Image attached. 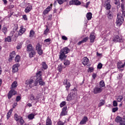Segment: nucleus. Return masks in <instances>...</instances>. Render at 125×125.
<instances>
[{
    "instance_id": "1",
    "label": "nucleus",
    "mask_w": 125,
    "mask_h": 125,
    "mask_svg": "<svg viewBox=\"0 0 125 125\" xmlns=\"http://www.w3.org/2000/svg\"><path fill=\"white\" fill-rule=\"evenodd\" d=\"M70 51V48H68L67 47H65L62 49L60 52V55H59V59L60 60L62 61V60H64L67 58V55H66V54H68Z\"/></svg>"
},
{
    "instance_id": "2",
    "label": "nucleus",
    "mask_w": 125,
    "mask_h": 125,
    "mask_svg": "<svg viewBox=\"0 0 125 125\" xmlns=\"http://www.w3.org/2000/svg\"><path fill=\"white\" fill-rule=\"evenodd\" d=\"M16 86H17V82L16 81H14L11 85L12 89L8 94V99H10V98H11L13 95H15V94L17 93V92L13 89L15 88Z\"/></svg>"
},
{
    "instance_id": "3",
    "label": "nucleus",
    "mask_w": 125,
    "mask_h": 125,
    "mask_svg": "<svg viewBox=\"0 0 125 125\" xmlns=\"http://www.w3.org/2000/svg\"><path fill=\"white\" fill-rule=\"evenodd\" d=\"M42 71H39L37 74L36 82L39 83L40 85H44L45 83L42 81Z\"/></svg>"
},
{
    "instance_id": "4",
    "label": "nucleus",
    "mask_w": 125,
    "mask_h": 125,
    "mask_svg": "<svg viewBox=\"0 0 125 125\" xmlns=\"http://www.w3.org/2000/svg\"><path fill=\"white\" fill-rule=\"evenodd\" d=\"M102 4L106 10H110L112 7V6H111V0H103Z\"/></svg>"
},
{
    "instance_id": "5",
    "label": "nucleus",
    "mask_w": 125,
    "mask_h": 125,
    "mask_svg": "<svg viewBox=\"0 0 125 125\" xmlns=\"http://www.w3.org/2000/svg\"><path fill=\"white\" fill-rule=\"evenodd\" d=\"M124 22V17L121 15V13L117 14V19L116 20V25L118 27H120Z\"/></svg>"
},
{
    "instance_id": "6",
    "label": "nucleus",
    "mask_w": 125,
    "mask_h": 125,
    "mask_svg": "<svg viewBox=\"0 0 125 125\" xmlns=\"http://www.w3.org/2000/svg\"><path fill=\"white\" fill-rule=\"evenodd\" d=\"M72 92L69 94L67 97V101H71V100H75L77 98V93L75 92L74 90H72Z\"/></svg>"
},
{
    "instance_id": "7",
    "label": "nucleus",
    "mask_w": 125,
    "mask_h": 125,
    "mask_svg": "<svg viewBox=\"0 0 125 125\" xmlns=\"http://www.w3.org/2000/svg\"><path fill=\"white\" fill-rule=\"evenodd\" d=\"M26 83L28 85H29V87H33L38 85V82H36V80L34 82V80L32 79L27 81Z\"/></svg>"
},
{
    "instance_id": "8",
    "label": "nucleus",
    "mask_w": 125,
    "mask_h": 125,
    "mask_svg": "<svg viewBox=\"0 0 125 125\" xmlns=\"http://www.w3.org/2000/svg\"><path fill=\"white\" fill-rule=\"evenodd\" d=\"M14 118H15V120L17 121V122H20V123L21 124V125H24V123H25V122H24V120H23V118H22V117L21 116H19L17 114L15 113L14 115Z\"/></svg>"
},
{
    "instance_id": "9",
    "label": "nucleus",
    "mask_w": 125,
    "mask_h": 125,
    "mask_svg": "<svg viewBox=\"0 0 125 125\" xmlns=\"http://www.w3.org/2000/svg\"><path fill=\"white\" fill-rule=\"evenodd\" d=\"M36 50H37L39 55H42V45H40L39 43L37 44L36 46Z\"/></svg>"
},
{
    "instance_id": "10",
    "label": "nucleus",
    "mask_w": 125,
    "mask_h": 125,
    "mask_svg": "<svg viewBox=\"0 0 125 125\" xmlns=\"http://www.w3.org/2000/svg\"><path fill=\"white\" fill-rule=\"evenodd\" d=\"M69 4L70 5H81V4H82V2L79 1V0H72L69 2Z\"/></svg>"
},
{
    "instance_id": "11",
    "label": "nucleus",
    "mask_w": 125,
    "mask_h": 125,
    "mask_svg": "<svg viewBox=\"0 0 125 125\" xmlns=\"http://www.w3.org/2000/svg\"><path fill=\"white\" fill-rule=\"evenodd\" d=\"M113 42H123V39H122V37H120L119 36L117 35L115 36H114L113 38Z\"/></svg>"
},
{
    "instance_id": "12",
    "label": "nucleus",
    "mask_w": 125,
    "mask_h": 125,
    "mask_svg": "<svg viewBox=\"0 0 125 125\" xmlns=\"http://www.w3.org/2000/svg\"><path fill=\"white\" fill-rule=\"evenodd\" d=\"M20 65H19V64L17 63L14 64L13 66V73H16L17 72H18V67L20 66Z\"/></svg>"
},
{
    "instance_id": "13",
    "label": "nucleus",
    "mask_w": 125,
    "mask_h": 125,
    "mask_svg": "<svg viewBox=\"0 0 125 125\" xmlns=\"http://www.w3.org/2000/svg\"><path fill=\"white\" fill-rule=\"evenodd\" d=\"M102 88L100 87H95L94 89V94H97V93H100L101 92H102Z\"/></svg>"
},
{
    "instance_id": "14",
    "label": "nucleus",
    "mask_w": 125,
    "mask_h": 125,
    "mask_svg": "<svg viewBox=\"0 0 125 125\" xmlns=\"http://www.w3.org/2000/svg\"><path fill=\"white\" fill-rule=\"evenodd\" d=\"M63 83V84H64V85H66L65 87L66 89H68V88H69V87L71 86V84L70 83H68V80L67 79H64Z\"/></svg>"
},
{
    "instance_id": "15",
    "label": "nucleus",
    "mask_w": 125,
    "mask_h": 125,
    "mask_svg": "<svg viewBox=\"0 0 125 125\" xmlns=\"http://www.w3.org/2000/svg\"><path fill=\"white\" fill-rule=\"evenodd\" d=\"M82 63L83 65H87L89 63V60L86 57H84L82 60Z\"/></svg>"
},
{
    "instance_id": "16",
    "label": "nucleus",
    "mask_w": 125,
    "mask_h": 125,
    "mask_svg": "<svg viewBox=\"0 0 125 125\" xmlns=\"http://www.w3.org/2000/svg\"><path fill=\"white\" fill-rule=\"evenodd\" d=\"M121 8L122 9L123 16H125V11H124L125 10V3H121Z\"/></svg>"
},
{
    "instance_id": "17",
    "label": "nucleus",
    "mask_w": 125,
    "mask_h": 125,
    "mask_svg": "<svg viewBox=\"0 0 125 125\" xmlns=\"http://www.w3.org/2000/svg\"><path fill=\"white\" fill-rule=\"evenodd\" d=\"M26 50L27 51H29V52H31V51H34V47H33V46L32 45V44H28L27 47H26Z\"/></svg>"
},
{
    "instance_id": "18",
    "label": "nucleus",
    "mask_w": 125,
    "mask_h": 125,
    "mask_svg": "<svg viewBox=\"0 0 125 125\" xmlns=\"http://www.w3.org/2000/svg\"><path fill=\"white\" fill-rule=\"evenodd\" d=\"M95 39V36H94V32H92L90 35V40L91 42H93Z\"/></svg>"
},
{
    "instance_id": "19",
    "label": "nucleus",
    "mask_w": 125,
    "mask_h": 125,
    "mask_svg": "<svg viewBox=\"0 0 125 125\" xmlns=\"http://www.w3.org/2000/svg\"><path fill=\"white\" fill-rule=\"evenodd\" d=\"M107 18L109 19V20H111V19H113V17H114V15L113 14V13L112 12H109L107 14Z\"/></svg>"
},
{
    "instance_id": "20",
    "label": "nucleus",
    "mask_w": 125,
    "mask_h": 125,
    "mask_svg": "<svg viewBox=\"0 0 125 125\" xmlns=\"http://www.w3.org/2000/svg\"><path fill=\"white\" fill-rule=\"evenodd\" d=\"M87 122V117H84L83 118L80 122L81 125H84Z\"/></svg>"
},
{
    "instance_id": "21",
    "label": "nucleus",
    "mask_w": 125,
    "mask_h": 125,
    "mask_svg": "<svg viewBox=\"0 0 125 125\" xmlns=\"http://www.w3.org/2000/svg\"><path fill=\"white\" fill-rule=\"evenodd\" d=\"M25 31H26V29L21 27V29L20 30V31L19 32V35L21 36V35H23V34L25 33Z\"/></svg>"
},
{
    "instance_id": "22",
    "label": "nucleus",
    "mask_w": 125,
    "mask_h": 125,
    "mask_svg": "<svg viewBox=\"0 0 125 125\" xmlns=\"http://www.w3.org/2000/svg\"><path fill=\"white\" fill-rule=\"evenodd\" d=\"M31 10H32V5H29L25 8V12H26V13H28Z\"/></svg>"
},
{
    "instance_id": "23",
    "label": "nucleus",
    "mask_w": 125,
    "mask_h": 125,
    "mask_svg": "<svg viewBox=\"0 0 125 125\" xmlns=\"http://www.w3.org/2000/svg\"><path fill=\"white\" fill-rule=\"evenodd\" d=\"M123 121V118L120 116H117L116 118L115 119V122L116 123H120L121 124V122Z\"/></svg>"
},
{
    "instance_id": "24",
    "label": "nucleus",
    "mask_w": 125,
    "mask_h": 125,
    "mask_svg": "<svg viewBox=\"0 0 125 125\" xmlns=\"http://www.w3.org/2000/svg\"><path fill=\"white\" fill-rule=\"evenodd\" d=\"M46 125H52V122H51V120L48 117L46 121Z\"/></svg>"
},
{
    "instance_id": "25",
    "label": "nucleus",
    "mask_w": 125,
    "mask_h": 125,
    "mask_svg": "<svg viewBox=\"0 0 125 125\" xmlns=\"http://www.w3.org/2000/svg\"><path fill=\"white\" fill-rule=\"evenodd\" d=\"M50 8L51 7L50 6H48L47 8H46L44 11H43V14H47L49 11H50Z\"/></svg>"
},
{
    "instance_id": "26",
    "label": "nucleus",
    "mask_w": 125,
    "mask_h": 125,
    "mask_svg": "<svg viewBox=\"0 0 125 125\" xmlns=\"http://www.w3.org/2000/svg\"><path fill=\"white\" fill-rule=\"evenodd\" d=\"M123 64V62H118L117 63V68L118 69H122V68H124V67H125L124 66V64Z\"/></svg>"
},
{
    "instance_id": "27",
    "label": "nucleus",
    "mask_w": 125,
    "mask_h": 125,
    "mask_svg": "<svg viewBox=\"0 0 125 125\" xmlns=\"http://www.w3.org/2000/svg\"><path fill=\"white\" fill-rule=\"evenodd\" d=\"M92 17V14L91 13H88L86 15V18L88 20H90Z\"/></svg>"
},
{
    "instance_id": "28",
    "label": "nucleus",
    "mask_w": 125,
    "mask_h": 125,
    "mask_svg": "<svg viewBox=\"0 0 125 125\" xmlns=\"http://www.w3.org/2000/svg\"><path fill=\"white\" fill-rule=\"evenodd\" d=\"M42 69H44V70H46V69L47 68V65L46 64L45 62H42Z\"/></svg>"
},
{
    "instance_id": "29",
    "label": "nucleus",
    "mask_w": 125,
    "mask_h": 125,
    "mask_svg": "<svg viewBox=\"0 0 125 125\" xmlns=\"http://www.w3.org/2000/svg\"><path fill=\"white\" fill-rule=\"evenodd\" d=\"M104 104H105V101H104V100H101L98 104V106L101 107V106H103Z\"/></svg>"
},
{
    "instance_id": "30",
    "label": "nucleus",
    "mask_w": 125,
    "mask_h": 125,
    "mask_svg": "<svg viewBox=\"0 0 125 125\" xmlns=\"http://www.w3.org/2000/svg\"><path fill=\"white\" fill-rule=\"evenodd\" d=\"M39 98H40V97H39V96H36L35 97V96H34V95H32L30 97L31 100H37L39 99Z\"/></svg>"
},
{
    "instance_id": "31",
    "label": "nucleus",
    "mask_w": 125,
    "mask_h": 125,
    "mask_svg": "<svg viewBox=\"0 0 125 125\" xmlns=\"http://www.w3.org/2000/svg\"><path fill=\"white\" fill-rule=\"evenodd\" d=\"M27 117H28V119H29V120H33V119L35 118V115H34V114L33 113H31L28 115Z\"/></svg>"
},
{
    "instance_id": "32",
    "label": "nucleus",
    "mask_w": 125,
    "mask_h": 125,
    "mask_svg": "<svg viewBox=\"0 0 125 125\" xmlns=\"http://www.w3.org/2000/svg\"><path fill=\"white\" fill-rule=\"evenodd\" d=\"M35 55H36V52H35V50L31 51V53H29V57H30V58L34 57Z\"/></svg>"
},
{
    "instance_id": "33",
    "label": "nucleus",
    "mask_w": 125,
    "mask_h": 125,
    "mask_svg": "<svg viewBox=\"0 0 125 125\" xmlns=\"http://www.w3.org/2000/svg\"><path fill=\"white\" fill-rule=\"evenodd\" d=\"M15 51H13L10 54V57L11 58V59H12V58H14V57H15Z\"/></svg>"
},
{
    "instance_id": "34",
    "label": "nucleus",
    "mask_w": 125,
    "mask_h": 125,
    "mask_svg": "<svg viewBox=\"0 0 125 125\" xmlns=\"http://www.w3.org/2000/svg\"><path fill=\"white\" fill-rule=\"evenodd\" d=\"M34 35H35V31H34L33 30H31L30 31L29 37L30 38H33V37H34Z\"/></svg>"
},
{
    "instance_id": "35",
    "label": "nucleus",
    "mask_w": 125,
    "mask_h": 125,
    "mask_svg": "<svg viewBox=\"0 0 125 125\" xmlns=\"http://www.w3.org/2000/svg\"><path fill=\"white\" fill-rule=\"evenodd\" d=\"M63 64L64 65H65V66L70 65V61L68 60H64Z\"/></svg>"
},
{
    "instance_id": "36",
    "label": "nucleus",
    "mask_w": 125,
    "mask_h": 125,
    "mask_svg": "<svg viewBox=\"0 0 125 125\" xmlns=\"http://www.w3.org/2000/svg\"><path fill=\"white\" fill-rule=\"evenodd\" d=\"M2 31L3 33H4V35L7 33V28H6L5 26H3L2 28Z\"/></svg>"
},
{
    "instance_id": "37",
    "label": "nucleus",
    "mask_w": 125,
    "mask_h": 125,
    "mask_svg": "<svg viewBox=\"0 0 125 125\" xmlns=\"http://www.w3.org/2000/svg\"><path fill=\"white\" fill-rule=\"evenodd\" d=\"M104 86H105V83L102 80L100 82V87H104Z\"/></svg>"
},
{
    "instance_id": "38",
    "label": "nucleus",
    "mask_w": 125,
    "mask_h": 125,
    "mask_svg": "<svg viewBox=\"0 0 125 125\" xmlns=\"http://www.w3.org/2000/svg\"><path fill=\"white\" fill-rule=\"evenodd\" d=\"M12 113V110L10 109L9 111L7 114V118L9 119L10 118V116L11 115V113Z\"/></svg>"
},
{
    "instance_id": "39",
    "label": "nucleus",
    "mask_w": 125,
    "mask_h": 125,
    "mask_svg": "<svg viewBox=\"0 0 125 125\" xmlns=\"http://www.w3.org/2000/svg\"><path fill=\"white\" fill-rule=\"evenodd\" d=\"M124 98L123 97V96H119L118 98H117V100L118 102H121L122 100H123V99Z\"/></svg>"
},
{
    "instance_id": "40",
    "label": "nucleus",
    "mask_w": 125,
    "mask_h": 125,
    "mask_svg": "<svg viewBox=\"0 0 125 125\" xmlns=\"http://www.w3.org/2000/svg\"><path fill=\"white\" fill-rule=\"evenodd\" d=\"M16 62H19L20 61V56L19 55H17L15 59Z\"/></svg>"
},
{
    "instance_id": "41",
    "label": "nucleus",
    "mask_w": 125,
    "mask_h": 125,
    "mask_svg": "<svg viewBox=\"0 0 125 125\" xmlns=\"http://www.w3.org/2000/svg\"><path fill=\"white\" fill-rule=\"evenodd\" d=\"M5 42H11V38L8 36L7 38L5 39Z\"/></svg>"
},
{
    "instance_id": "42",
    "label": "nucleus",
    "mask_w": 125,
    "mask_h": 125,
    "mask_svg": "<svg viewBox=\"0 0 125 125\" xmlns=\"http://www.w3.org/2000/svg\"><path fill=\"white\" fill-rule=\"evenodd\" d=\"M22 47V43H19L17 46V49H20Z\"/></svg>"
},
{
    "instance_id": "43",
    "label": "nucleus",
    "mask_w": 125,
    "mask_h": 125,
    "mask_svg": "<svg viewBox=\"0 0 125 125\" xmlns=\"http://www.w3.org/2000/svg\"><path fill=\"white\" fill-rule=\"evenodd\" d=\"M65 105H66V102H62L60 106L61 108H62V107H64V106H65Z\"/></svg>"
},
{
    "instance_id": "44",
    "label": "nucleus",
    "mask_w": 125,
    "mask_h": 125,
    "mask_svg": "<svg viewBox=\"0 0 125 125\" xmlns=\"http://www.w3.org/2000/svg\"><path fill=\"white\" fill-rule=\"evenodd\" d=\"M49 31V29H48V27L46 26V28L44 30L43 33L44 35H46V34H47V33H48Z\"/></svg>"
},
{
    "instance_id": "45",
    "label": "nucleus",
    "mask_w": 125,
    "mask_h": 125,
    "mask_svg": "<svg viewBox=\"0 0 125 125\" xmlns=\"http://www.w3.org/2000/svg\"><path fill=\"white\" fill-rule=\"evenodd\" d=\"M88 37H86L84 38H83V40H82V42H83V43L84 42H86V41H88Z\"/></svg>"
},
{
    "instance_id": "46",
    "label": "nucleus",
    "mask_w": 125,
    "mask_h": 125,
    "mask_svg": "<svg viewBox=\"0 0 125 125\" xmlns=\"http://www.w3.org/2000/svg\"><path fill=\"white\" fill-rule=\"evenodd\" d=\"M62 64L59 65L58 67V69L59 71V72H61V71H62Z\"/></svg>"
},
{
    "instance_id": "47",
    "label": "nucleus",
    "mask_w": 125,
    "mask_h": 125,
    "mask_svg": "<svg viewBox=\"0 0 125 125\" xmlns=\"http://www.w3.org/2000/svg\"><path fill=\"white\" fill-rule=\"evenodd\" d=\"M114 107H117L118 106V103L116 101H114L113 102Z\"/></svg>"
},
{
    "instance_id": "48",
    "label": "nucleus",
    "mask_w": 125,
    "mask_h": 125,
    "mask_svg": "<svg viewBox=\"0 0 125 125\" xmlns=\"http://www.w3.org/2000/svg\"><path fill=\"white\" fill-rule=\"evenodd\" d=\"M21 100V97L20 96H18L16 98V101L17 102H18L19 101H20V100Z\"/></svg>"
},
{
    "instance_id": "49",
    "label": "nucleus",
    "mask_w": 125,
    "mask_h": 125,
    "mask_svg": "<svg viewBox=\"0 0 125 125\" xmlns=\"http://www.w3.org/2000/svg\"><path fill=\"white\" fill-rule=\"evenodd\" d=\"M58 125H64V123L61 121H59L58 122Z\"/></svg>"
},
{
    "instance_id": "50",
    "label": "nucleus",
    "mask_w": 125,
    "mask_h": 125,
    "mask_svg": "<svg viewBox=\"0 0 125 125\" xmlns=\"http://www.w3.org/2000/svg\"><path fill=\"white\" fill-rule=\"evenodd\" d=\"M62 40H63L64 41H67L68 40V38L65 36H62Z\"/></svg>"
},
{
    "instance_id": "51",
    "label": "nucleus",
    "mask_w": 125,
    "mask_h": 125,
    "mask_svg": "<svg viewBox=\"0 0 125 125\" xmlns=\"http://www.w3.org/2000/svg\"><path fill=\"white\" fill-rule=\"evenodd\" d=\"M97 68L98 69H101L102 68V63H99Z\"/></svg>"
},
{
    "instance_id": "52",
    "label": "nucleus",
    "mask_w": 125,
    "mask_h": 125,
    "mask_svg": "<svg viewBox=\"0 0 125 125\" xmlns=\"http://www.w3.org/2000/svg\"><path fill=\"white\" fill-rule=\"evenodd\" d=\"M117 110H118V107H114L112 108V112L113 113H115V112H117Z\"/></svg>"
},
{
    "instance_id": "53",
    "label": "nucleus",
    "mask_w": 125,
    "mask_h": 125,
    "mask_svg": "<svg viewBox=\"0 0 125 125\" xmlns=\"http://www.w3.org/2000/svg\"><path fill=\"white\" fill-rule=\"evenodd\" d=\"M66 115V111H62L61 113V116H65Z\"/></svg>"
},
{
    "instance_id": "54",
    "label": "nucleus",
    "mask_w": 125,
    "mask_h": 125,
    "mask_svg": "<svg viewBox=\"0 0 125 125\" xmlns=\"http://www.w3.org/2000/svg\"><path fill=\"white\" fill-rule=\"evenodd\" d=\"M57 0L58 2V3H59V4H63V1H62V0Z\"/></svg>"
},
{
    "instance_id": "55",
    "label": "nucleus",
    "mask_w": 125,
    "mask_h": 125,
    "mask_svg": "<svg viewBox=\"0 0 125 125\" xmlns=\"http://www.w3.org/2000/svg\"><path fill=\"white\" fill-rule=\"evenodd\" d=\"M50 41H51V39L49 38V39H45L44 40V42H49Z\"/></svg>"
},
{
    "instance_id": "56",
    "label": "nucleus",
    "mask_w": 125,
    "mask_h": 125,
    "mask_svg": "<svg viewBox=\"0 0 125 125\" xmlns=\"http://www.w3.org/2000/svg\"><path fill=\"white\" fill-rule=\"evenodd\" d=\"M120 125H125V121L122 120V121L120 122Z\"/></svg>"
},
{
    "instance_id": "57",
    "label": "nucleus",
    "mask_w": 125,
    "mask_h": 125,
    "mask_svg": "<svg viewBox=\"0 0 125 125\" xmlns=\"http://www.w3.org/2000/svg\"><path fill=\"white\" fill-rule=\"evenodd\" d=\"M23 18L24 20H28V19L27 18V16L26 15L23 16Z\"/></svg>"
},
{
    "instance_id": "58",
    "label": "nucleus",
    "mask_w": 125,
    "mask_h": 125,
    "mask_svg": "<svg viewBox=\"0 0 125 125\" xmlns=\"http://www.w3.org/2000/svg\"><path fill=\"white\" fill-rule=\"evenodd\" d=\"M51 18H52V15H50L49 16H48V20H51Z\"/></svg>"
},
{
    "instance_id": "59",
    "label": "nucleus",
    "mask_w": 125,
    "mask_h": 125,
    "mask_svg": "<svg viewBox=\"0 0 125 125\" xmlns=\"http://www.w3.org/2000/svg\"><path fill=\"white\" fill-rule=\"evenodd\" d=\"M13 7H14V5H10L9 6V8L10 9H11L12 8H13Z\"/></svg>"
},
{
    "instance_id": "60",
    "label": "nucleus",
    "mask_w": 125,
    "mask_h": 125,
    "mask_svg": "<svg viewBox=\"0 0 125 125\" xmlns=\"http://www.w3.org/2000/svg\"><path fill=\"white\" fill-rule=\"evenodd\" d=\"M89 3H90V2H88L86 3V5H85V7L86 8H87L88 7V5H89Z\"/></svg>"
},
{
    "instance_id": "61",
    "label": "nucleus",
    "mask_w": 125,
    "mask_h": 125,
    "mask_svg": "<svg viewBox=\"0 0 125 125\" xmlns=\"http://www.w3.org/2000/svg\"><path fill=\"white\" fill-rule=\"evenodd\" d=\"M66 110H67V107H64L62 108V110L63 112H66Z\"/></svg>"
},
{
    "instance_id": "62",
    "label": "nucleus",
    "mask_w": 125,
    "mask_h": 125,
    "mask_svg": "<svg viewBox=\"0 0 125 125\" xmlns=\"http://www.w3.org/2000/svg\"><path fill=\"white\" fill-rule=\"evenodd\" d=\"M93 70H94V69L92 67L89 68V70L91 72H93Z\"/></svg>"
},
{
    "instance_id": "63",
    "label": "nucleus",
    "mask_w": 125,
    "mask_h": 125,
    "mask_svg": "<svg viewBox=\"0 0 125 125\" xmlns=\"http://www.w3.org/2000/svg\"><path fill=\"white\" fill-rule=\"evenodd\" d=\"M92 77L93 79H95V78H96V74L93 73L92 75Z\"/></svg>"
},
{
    "instance_id": "64",
    "label": "nucleus",
    "mask_w": 125,
    "mask_h": 125,
    "mask_svg": "<svg viewBox=\"0 0 125 125\" xmlns=\"http://www.w3.org/2000/svg\"><path fill=\"white\" fill-rule=\"evenodd\" d=\"M4 4H7V0H3Z\"/></svg>"
}]
</instances>
